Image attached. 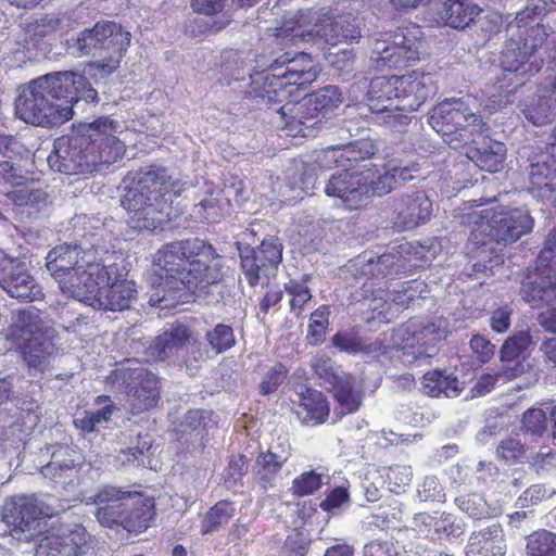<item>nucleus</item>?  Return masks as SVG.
Segmentation results:
<instances>
[{
    "label": "nucleus",
    "instance_id": "c85d7f7f",
    "mask_svg": "<svg viewBox=\"0 0 556 556\" xmlns=\"http://www.w3.org/2000/svg\"><path fill=\"white\" fill-rule=\"evenodd\" d=\"M505 553V534L498 522L471 532L466 545L469 556H504Z\"/></svg>",
    "mask_w": 556,
    "mask_h": 556
},
{
    "label": "nucleus",
    "instance_id": "de8ad7c7",
    "mask_svg": "<svg viewBox=\"0 0 556 556\" xmlns=\"http://www.w3.org/2000/svg\"><path fill=\"white\" fill-rule=\"evenodd\" d=\"M430 533L437 539L458 538L463 534V528L456 522L455 517L448 513H441L431 518L429 522Z\"/></svg>",
    "mask_w": 556,
    "mask_h": 556
},
{
    "label": "nucleus",
    "instance_id": "2eb2a0df",
    "mask_svg": "<svg viewBox=\"0 0 556 556\" xmlns=\"http://www.w3.org/2000/svg\"><path fill=\"white\" fill-rule=\"evenodd\" d=\"M312 369L345 414L356 413L364 397V381L337 366L330 357L316 356Z\"/></svg>",
    "mask_w": 556,
    "mask_h": 556
},
{
    "label": "nucleus",
    "instance_id": "6e6552de",
    "mask_svg": "<svg viewBox=\"0 0 556 556\" xmlns=\"http://www.w3.org/2000/svg\"><path fill=\"white\" fill-rule=\"evenodd\" d=\"M92 501L98 506L96 519L109 529L121 528L139 534L147 531L156 517L155 497L143 491L103 485Z\"/></svg>",
    "mask_w": 556,
    "mask_h": 556
},
{
    "label": "nucleus",
    "instance_id": "473e14b6",
    "mask_svg": "<svg viewBox=\"0 0 556 556\" xmlns=\"http://www.w3.org/2000/svg\"><path fill=\"white\" fill-rule=\"evenodd\" d=\"M404 258L401 252L384 253L376 260L369 254H363L357 257L356 265L362 266V274L372 277H387L392 274H399L404 269Z\"/></svg>",
    "mask_w": 556,
    "mask_h": 556
},
{
    "label": "nucleus",
    "instance_id": "1a4fd4ad",
    "mask_svg": "<svg viewBox=\"0 0 556 556\" xmlns=\"http://www.w3.org/2000/svg\"><path fill=\"white\" fill-rule=\"evenodd\" d=\"M506 31L508 39L501 53V75L504 80L522 86L542 67V60L531 61V58L546 41L548 28L517 13L507 24Z\"/></svg>",
    "mask_w": 556,
    "mask_h": 556
},
{
    "label": "nucleus",
    "instance_id": "a878e982",
    "mask_svg": "<svg viewBox=\"0 0 556 556\" xmlns=\"http://www.w3.org/2000/svg\"><path fill=\"white\" fill-rule=\"evenodd\" d=\"M394 224L401 230H410L428 222L432 215V202L422 190L404 193L394 205Z\"/></svg>",
    "mask_w": 556,
    "mask_h": 556
},
{
    "label": "nucleus",
    "instance_id": "69168bd1",
    "mask_svg": "<svg viewBox=\"0 0 556 556\" xmlns=\"http://www.w3.org/2000/svg\"><path fill=\"white\" fill-rule=\"evenodd\" d=\"M152 447V441L147 440V435L144 438L141 434H138V442L135 446L127 447L122 451V454L125 455L124 463L135 464L139 462H143V456Z\"/></svg>",
    "mask_w": 556,
    "mask_h": 556
},
{
    "label": "nucleus",
    "instance_id": "20e7f679",
    "mask_svg": "<svg viewBox=\"0 0 556 556\" xmlns=\"http://www.w3.org/2000/svg\"><path fill=\"white\" fill-rule=\"evenodd\" d=\"M79 100L97 102L98 92L81 74L54 72L31 80L16 101V115L28 124L58 126L73 116Z\"/></svg>",
    "mask_w": 556,
    "mask_h": 556
},
{
    "label": "nucleus",
    "instance_id": "f257e3e1",
    "mask_svg": "<svg viewBox=\"0 0 556 556\" xmlns=\"http://www.w3.org/2000/svg\"><path fill=\"white\" fill-rule=\"evenodd\" d=\"M222 256L204 240L167 243L153 255V269L161 282L150 294L149 303L160 309L189 303L197 292L222 280Z\"/></svg>",
    "mask_w": 556,
    "mask_h": 556
},
{
    "label": "nucleus",
    "instance_id": "e433bc0d",
    "mask_svg": "<svg viewBox=\"0 0 556 556\" xmlns=\"http://www.w3.org/2000/svg\"><path fill=\"white\" fill-rule=\"evenodd\" d=\"M519 87L520 86H516L515 83L504 80L503 75L498 76L496 81L484 90L485 101L482 106L483 112L491 115L510 104Z\"/></svg>",
    "mask_w": 556,
    "mask_h": 556
},
{
    "label": "nucleus",
    "instance_id": "09e8293b",
    "mask_svg": "<svg viewBox=\"0 0 556 556\" xmlns=\"http://www.w3.org/2000/svg\"><path fill=\"white\" fill-rule=\"evenodd\" d=\"M248 471L249 459L245 455H230L223 476L225 486L227 489H230L240 484L242 482V479L247 476Z\"/></svg>",
    "mask_w": 556,
    "mask_h": 556
},
{
    "label": "nucleus",
    "instance_id": "f704fd0d",
    "mask_svg": "<svg viewBox=\"0 0 556 556\" xmlns=\"http://www.w3.org/2000/svg\"><path fill=\"white\" fill-rule=\"evenodd\" d=\"M236 515V504L230 500H219L212 505L203 515L200 521V533L202 535L218 532Z\"/></svg>",
    "mask_w": 556,
    "mask_h": 556
},
{
    "label": "nucleus",
    "instance_id": "13d9d810",
    "mask_svg": "<svg viewBox=\"0 0 556 556\" xmlns=\"http://www.w3.org/2000/svg\"><path fill=\"white\" fill-rule=\"evenodd\" d=\"M285 289L291 296V311L295 314H300L304 304L307 303L312 298L309 289L304 282L296 280H290L288 283H286Z\"/></svg>",
    "mask_w": 556,
    "mask_h": 556
},
{
    "label": "nucleus",
    "instance_id": "72a5a7b5",
    "mask_svg": "<svg viewBox=\"0 0 556 556\" xmlns=\"http://www.w3.org/2000/svg\"><path fill=\"white\" fill-rule=\"evenodd\" d=\"M421 387L424 393L431 397H440L441 395L453 397L462 392L458 379L454 375L439 369L427 371L422 376Z\"/></svg>",
    "mask_w": 556,
    "mask_h": 556
},
{
    "label": "nucleus",
    "instance_id": "f03ea898",
    "mask_svg": "<svg viewBox=\"0 0 556 556\" xmlns=\"http://www.w3.org/2000/svg\"><path fill=\"white\" fill-rule=\"evenodd\" d=\"M480 108L472 96L446 100L431 110L428 122L452 149L468 146L470 161L482 170L496 173L503 167L506 147L489 137L490 127L479 114Z\"/></svg>",
    "mask_w": 556,
    "mask_h": 556
},
{
    "label": "nucleus",
    "instance_id": "4d7b16f0",
    "mask_svg": "<svg viewBox=\"0 0 556 556\" xmlns=\"http://www.w3.org/2000/svg\"><path fill=\"white\" fill-rule=\"evenodd\" d=\"M421 285L422 283L412 281L407 283V286H402L401 289L391 293L390 305L392 307L394 318L401 311L407 308L410 304L414 303L417 292H420L418 289Z\"/></svg>",
    "mask_w": 556,
    "mask_h": 556
},
{
    "label": "nucleus",
    "instance_id": "ddd939ff",
    "mask_svg": "<svg viewBox=\"0 0 556 556\" xmlns=\"http://www.w3.org/2000/svg\"><path fill=\"white\" fill-rule=\"evenodd\" d=\"M473 224L471 239L476 244L485 245L489 241L515 242L533 228V218L523 208L503 210L485 207L466 215Z\"/></svg>",
    "mask_w": 556,
    "mask_h": 556
},
{
    "label": "nucleus",
    "instance_id": "0e129e2a",
    "mask_svg": "<svg viewBox=\"0 0 556 556\" xmlns=\"http://www.w3.org/2000/svg\"><path fill=\"white\" fill-rule=\"evenodd\" d=\"M553 11H556V0H530L519 13L535 23L536 18Z\"/></svg>",
    "mask_w": 556,
    "mask_h": 556
},
{
    "label": "nucleus",
    "instance_id": "603ef678",
    "mask_svg": "<svg viewBox=\"0 0 556 556\" xmlns=\"http://www.w3.org/2000/svg\"><path fill=\"white\" fill-rule=\"evenodd\" d=\"M391 293L379 289L367 300V307L372 312V318H378L381 323H390L394 319L391 307Z\"/></svg>",
    "mask_w": 556,
    "mask_h": 556
},
{
    "label": "nucleus",
    "instance_id": "338daca9",
    "mask_svg": "<svg viewBox=\"0 0 556 556\" xmlns=\"http://www.w3.org/2000/svg\"><path fill=\"white\" fill-rule=\"evenodd\" d=\"M390 172H392V176L397 178V186L401 184H405L412 179H414L419 172V166L417 163H409L406 165L397 164L394 161H390L387 164Z\"/></svg>",
    "mask_w": 556,
    "mask_h": 556
},
{
    "label": "nucleus",
    "instance_id": "6e6d98bb",
    "mask_svg": "<svg viewBox=\"0 0 556 556\" xmlns=\"http://www.w3.org/2000/svg\"><path fill=\"white\" fill-rule=\"evenodd\" d=\"M329 311L321 306L312 313L307 329V340L311 345L321 344L328 327Z\"/></svg>",
    "mask_w": 556,
    "mask_h": 556
},
{
    "label": "nucleus",
    "instance_id": "e2e57ef3",
    "mask_svg": "<svg viewBox=\"0 0 556 556\" xmlns=\"http://www.w3.org/2000/svg\"><path fill=\"white\" fill-rule=\"evenodd\" d=\"M288 375L287 367L281 364L277 363L275 366H273L268 372L266 374L265 378L260 384V392L263 395H268L273 392H275L280 384L283 382Z\"/></svg>",
    "mask_w": 556,
    "mask_h": 556
},
{
    "label": "nucleus",
    "instance_id": "2f4dec72",
    "mask_svg": "<svg viewBox=\"0 0 556 556\" xmlns=\"http://www.w3.org/2000/svg\"><path fill=\"white\" fill-rule=\"evenodd\" d=\"M521 111L527 121L533 125H544L556 117V84L553 89H540L521 104Z\"/></svg>",
    "mask_w": 556,
    "mask_h": 556
},
{
    "label": "nucleus",
    "instance_id": "aec40b11",
    "mask_svg": "<svg viewBox=\"0 0 556 556\" xmlns=\"http://www.w3.org/2000/svg\"><path fill=\"white\" fill-rule=\"evenodd\" d=\"M528 191L536 200L556 207V127L546 151L530 164Z\"/></svg>",
    "mask_w": 556,
    "mask_h": 556
},
{
    "label": "nucleus",
    "instance_id": "b1692460",
    "mask_svg": "<svg viewBox=\"0 0 556 556\" xmlns=\"http://www.w3.org/2000/svg\"><path fill=\"white\" fill-rule=\"evenodd\" d=\"M90 535L83 526L67 533H48L38 541L35 556H81L89 548Z\"/></svg>",
    "mask_w": 556,
    "mask_h": 556
},
{
    "label": "nucleus",
    "instance_id": "5fc2aeb1",
    "mask_svg": "<svg viewBox=\"0 0 556 556\" xmlns=\"http://www.w3.org/2000/svg\"><path fill=\"white\" fill-rule=\"evenodd\" d=\"M228 206V200L223 198L220 192L211 193L200 202L199 213H202L207 222L215 223L226 213Z\"/></svg>",
    "mask_w": 556,
    "mask_h": 556
},
{
    "label": "nucleus",
    "instance_id": "052dcab7",
    "mask_svg": "<svg viewBox=\"0 0 556 556\" xmlns=\"http://www.w3.org/2000/svg\"><path fill=\"white\" fill-rule=\"evenodd\" d=\"M547 428L546 414L541 408H529L522 415V429L526 432L541 435Z\"/></svg>",
    "mask_w": 556,
    "mask_h": 556
},
{
    "label": "nucleus",
    "instance_id": "a211bd4d",
    "mask_svg": "<svg viewBox=\"0 0 556 556\" xmlns=\"http://www.w3.org/2000/svg\"><path fill=\"white\" fill-rule=\"evenodd\" d=\"M43 515V508L35 495H14L3 506L2 520L11 536L29 542L35 538Z\"/></svg>",
    "mask_w": 556,
    "mask_h": 556
},
{
    "label": "nucleus",
    "instance_id": "7c9ffc66",
    "mask_svg": "<svg viewBox=\"0 0 556 556\" xmlns=\"http://www.w3.org/2000/svg\"><path fill=\"white\" fill-rule=\"evenodd\" d=\"M296 99H288L278 109V114L283 127L295 134L307 136L306 129L314 126L324 117L320 111L308 110V98L302 102H295Z\"/></svg>",
    "mask_w": 556,
    "mask_h": 556
},
{
    "label": "nucleus",
    "instance_id": "39448f33",
    "mask_svg": "<svg viewBox=\"0 0 556 556\" xmlns=\"http://www.w3.org/2000/svg\"><path fill=\"white\" fill-rule=\"evenodd\" d=\"M261 71L250 75L247 93L258 104L273 106L288 99H299L300 91L316 80L318 70L312 56L286 52L270 63L257 60Z\"/></svg>",
    "mask_w": 556,
    "mask_h": 556
},
{
    "label": "nucleus",
    "instance_id": "680f3d73",
    "mask_svg": "<svg viewBox=\"0 0 556 556\" xmlns=\"http://www.w3.org/2000/svg\"><path fill=\"white\" fill-rule=\"evenodd\" d=\"M350 502V492L348 488L338 485L325 493V497L319 502V508L325 513H331Z\"/></svg>",
    "mask_w": 556,
    "mask_h": 556
},
{
    "label": "nucleus",
    "instance_id": "393cba45",
    "mask_svg": "<svg viewBox=\"0 0 556 556\" xmlns=\"http://www.w3.org/2000/svg\"><path fill=\"white\" fill-rule=\"evenodd\" d=\"M401 104H396L397 111H416L438 90V79L434 74L413 71L399 76Z\"/></svg>",
    "mask_w": 556,
    "mask_h": 556
},
{
    "label": "nucleus",
    "instance_id": "a18cd8bd",
    "mask_svg": "<svg viewBox=\"0 0 556 556\" xmlns=\"http://www.w3.org/2000/svg\"><path fill=\"white\" fill-rule=\"evenodd\" d=\"M324 485V475L316 470H307L296 476L291 483L290 493L295 498L309 496Z\"/></svg>",
    "mask_w": 556,
    "mask_h": 556
},
{
    "label": "nucleus",
    "instance_id": "6ab92c4d",
    "mask_svg": "<svg viewBox=\"0 0 556 556\" xmlns=\"http://www.w3.org/2000/svg\"><path fill=\"white\" fill-rule=\"evenodd\" d=\"M55 336L51 321L33 311H20L7 332L15 348L54 346Z\"/></svg>",
    "mask_w": 556,
    "mask_h": 556
},
{
    "label": "nucleus",
    "instance_id": "cd10ccee",
    "mask_svg": "<svg viewBox=\"0 0 556 556\" xmlns=\"http://www.w3.org/2000/svg\"><path fill=\"white\" fill-rule=\"evenodd\" d=\"M471 0H444L434 4L433 21L438 25L465 28L481 13Z\"/></svg>",
    "mask_w": 556,
    "mask_h": 556
},
{
    "label": "nucleus",
    "instance_id": "5701e85b",
    "mask_svg": "<svg viewBox=\"0 0 556 556\" xmlns=\"http://www.w3.org/2000/svg\"><path fill=\"white\" fill-rule=\"evenodd\" d=\"M84 462L78 448L60 444L52 452L50 462L41 468V473L54 484L66 486L78 481Z\"/></svg>",
    "mask_w": 556,
    "mask_h": 556
},
{
    "label": "nucleus",
    "instance_id": "423d86ee",
    "mask_svg": "<svg viewBox=\"0 0 556 556\" xmlns=\"http://www.w3.org/2000/svg\"><path fill=\"white\" fill-rule=\"evenodd\" d=\"M179 192L165 168L140 169L121 201L129 214L128 225L139 231L162 229L169 219L172 194Z\"/></svg>",
    "mask_w": 556,
    "mask_h": 556
},
{
    "label": "nucleus",
    "instance_id": "9d476101",
    "mask_svg": "<svg viewBox=\"0 0 556 556\" xmlns=\"http://www.w3.org/2000/svg\"><path fill=\"white\" fill-rule=\"evenodd\" d=\"M91 279L84 285L79 302L108 311H124L138 298L136 282L121 257L105 253L99 265H90Z\"/></svg>",
    "mask_w": 556,
    "mask_h": 556
},
{
    "label": "nucleus",
    "instance_id": "49530a36",
    "mask_svg": "<svg viewBox=\"0 0 556 556\" xmlns=\"http://www.w3.org/2000/svg\"><path fill=\"white\" fill-rule=\"evenodd\" d=\"M342 102V94L338 87L327 86L308 97V110L321 113L338 108Z\"/></svg>",
    "mask_w": 556,
    "mask_h": 556
},
{
    "label": "nucleus",
    "instance_id": "37998d69",
    "mask_svg": "<svg viewBox=\"0 0 556 556\" xmlns=\"http://www.w3.org/2000/svg\"><path fill=\"white\" fill-rule=\"evenodd\" d=\"M527 556H556V533L539 529L527 536Z\"/></svg>",
    "mask_w": 556,
    "mask_h": 556
},
{
    "label": "nucleus",
    "instance_id": "dca6fc26",
    "mask_svg": "<svg viewBox=\"0 0 556 556\" xmlns=\"http://www.w3.org/2000/svg\"><path fill=\"white\" fill-rule=\"evenodd\" d=\"M538 260L535 267L528 270L521 285V296L532 307L546 305L539 315V323L546 330L556 332V266L551 264L541 270Z\"/></svg>",
    "mask_w": 556,
    "mask_h": 556
},
{
    "label": "nucleus",
    "instance_id": "c9c22d12",
    "mask_svg": "<svg viewBox=\"0 0 556 556\" xmlns=\"http://www.w3.org/2000/svg\"><path fill=\"white\" fill-rule=\"evenodd\" d=\"M299 405L306 413V419L314 425L324 424L330 414V405L327 396L319 390L304 387L299 393Z\"/></svg>",
    "mask_w": 556,
    "mask_h": 556
},
{
    "label": "nucleus",
    "instance_id": "ea45409f",
    "mask_svg": "<svg viewBox=\"0 0 556 556\" xmlns=\"http://www.w3.org/2000/svg\"><path fill=\"white\" fill-rule=\"evenodd\" d=\"M289 459V453L286 456L278 455L270 450L261 452L255 459V476L262 488L267 489L274 485V481Z\"/></svg>",
    "mask_w": 556,
    "mask_h": 556
},
{
    "label": "nucleus",
    "instance_id": "4c0bfd02",
    "mask_svg": "<svg viewBox=\"0 0 556 556\" xmlns=\"http://www.w3.org/2000/svg\"><path fill=\"white\" fill-rule=\"evenodd\" d=\"M532 368L530 350H500V365L497 369L504 381L520 377Z\"/></svg>",
    "mask_w": 556,
    "mask_h": 556
},
{
    "label": "nucleus",
    "instance_id": "c03bdc74",
    "mask_svg": "<svg viewBox=\"0 0 556 556\" xmlns=\"http://www.w3.org/2000/svg\"><path fill=\"white\" fill-rule=\"evenodd\" d=\"M343 168H354V164L370 159L376 153V148L370 139H362L340 146Z\"/></svg>",
    "mask_w": 556,
    "mask_h": 556
},
{
    "label": "nucleus",
    "instance_id": "c756f323",
    "mask_svg": "<svg viewBox=\"0 0 556 556\" xmlns=\"http://www.w3.org/2000/svg\"><path fill=\"white\" fill-rule=\"evenodd\" d=\"M399 76H380L371 79L367 92V105L374 113L397 110L401 104Z\"/></svg>",
    "mask_w": 556,
    "mask_h": 556
},
{
    "label": "nucleus",
    "instance_id": "58836bf2",
    "mask_svg": "<svg viewBox=\"0 0 556 556\" xmlns=\"http://www.w3.org/2000/svg\"><path fill=\"white\" fill-rule=\"evenodd\" d=\"M94 404L101 406V408L96 412L85 410L79 417L74 419L75 427L84 433H91L100 425L111 420L115 410V406L109 395L97 396Z\"/></svg>",
    "mask_w": 556,
    "mask_h": 556
},
{
    "label": "nucleus",
    "instance_id": "8fccbe9b",
    "mask_svg": "<svg viewBox=\"0 0 556 556\" xmlns=\"http://www.w3.org/2000/svg\"><path fill=\"white\" fill-rule=\"evenodd\" d=\"M496 456L507 465L522 463L523 458H526L525 444L517 438H505L496 447Z\"/></svg>",
    "mask_w": 556,
    "mask_h": 556
},
{
    "label": "nucleus",
    "instance_id": "bf43d9fd",
    "mask_svg": "<svg viewBox=\"0 0 556 556\" xmlns=\"http://www.w3.org/2000/svg\"><path fill=\"white\" fill-rule=\"evenodd\" d=\"M206 340L211 348H233L236 345L233 330L225 324H218L207 331Z\"/></svg>",
    "mask_w": 556,
    "mask_h": 556
},
{
    "label": "nucleus",
    "instance_id": "f8f14e48",
    "mask_svg": "<svg viewBox=\"0 0 556 556\" xmlns=\"http://www.w3.org/2000/svg\"><path fill=\"white\" fill-rule=\"evenodd\" d=\"M103 256L97 249L81 250L77 245L62 244L47 255V269L60 290L70 298L78 299L87 285L90 265H99Z\"/></svg>",
    "mask_w": 556,
    "mask_h": 556
},
{
    "label": "nucleus",
    "instance_id": "412c9836",
    "mask_svg": "<svg viewBox=\"0 0 556 556\" xmlns=\"http://www.w3.org/2000/svg\"><path fill=\"white\" fill-rule=\"evenodd\" d=\"M282 261V243L277 237L262 240L256 250L241 254V268L249 285L254 287L262 279L274 276Z\"/></svg>",
    "mask_w": 556,
    "mask_h": 556
},
{
    "label": "nucleus",
    "instance_id": "0eeeda50",
    "mask_svg": "<svg viewBox=\"0 0 556 556\" xmlns=\"http://www.w3.org/2000/svg\"><path fill=\"white\" fill-rule=\"evenodd\" d=\"M356 1L344 0L334 8L301 10L283 22L277 37H291L292 41H324L330 46L357 42L362 37L357 20L351 13H343L345 3Z\"/></svg>",
    "mask_w": 556,
    "mask_h": 556
},
{
    "label": "nucleus",
    "instance_id": "bb28decb",
    "mask_svg": "<svg viewBox=\"0 0 556 556\" xmlns=\"http://www.w3.org/2000/svg\"><path fill=\"white\" fill-rule=\"evenodd\" d=\"M328 197L337 198L348 208H357L367 200V189L363 185L362 173L355 168H345L333 174L325 186Z\"/></svg>",
    "mask_w": 556,
    "mask_h": 556
},
{
    "label": "nucleus",
    "instance_id": "a19ab883",
    "mask_svg": "<svg viewBox=\"0 0 556 556\" xmlns=\"http://www.w3.org/2000/svg\"><path fill=\"white\" fill-rule=\"evenodd\" d=\"M363 185L367 189V199L370 195H384L397 187V178H394L386 165L383 169L376 166L366 167L361 170Z\"/></svg>",
    "mask_w": 556,
    "mask_h": 556
},
{
    "label": "nucleus",
    "instance_id": "4be33fe9",
    "mask_svg": "<svg viewBox=\"0 0 556 556\" xmlns=\"http://www.w3.org/2000/svg\"><path fill=\"white\" fill-rule=\"evenodd\" d=\"M0 287L11 296L21 301L41 299L42 289L29 274L24 262L10 257L0 251Z\"/></svg>",
    "mask_w": 556,
    "mask_h": 556
},
{
    "label": "nucleus",
    "instance_id": "9b49d317",
    "mask_svg": "<svg viewBox=\"0 0 556 556\" xmlns=\"http://www.w3.org/2000/svg\"><path fill=\"white\" fill-rule=\"evenodd\" d=\"M131 35L115 22H98L92 28L83 30L77 38L67 41L68 51L76 58L109 53V58L93 62L90 68L101 77L115 72L130 43Z\"/></svg>",
    "mask_w": 556,
    "mask_h": 556
},
{
    "label": "nucleus",
    "instance_id": "79ce46f5",
    "mask_svg": "<svg viewBox=\"0 0 556 556\" xmlns=\"http://www.w3.org/2000/svg\"><path fill=\"white\" fill-rule=\"evenodd\" d=\"M195 343L197 338L188 326L182 323H174L155 338L152 348H184Z\"/></svg>",
    "mask_w": 556,
    "mask_h": 556
},
{
    "label": "nucleus",
    "instance_id": "f3484780",
    "mask_svg": "<svg viewBox=\"0 0 556 556\" xmlns=\"http://www.w3.org/2000/svg\"><path fill=\"white\" fill-rule=\"evenodd\" d=\"M420 29L413 27L396 31L391 40H377L371 60L378 68L407 66L419 59L421 41Z\"/></svg>",
    "mask_w": 556,
    "mask_h": 556
},
{
    "label": "nucleus",
    "instance_id": "3c124183",
    "mask_svg": "<svg viewBox=\"0 0 556 556\" xmlns=\"http://www.w3.org/2000/svg\"><path fill=\"white\" fill-rule=\"evenodd\" d=\"M494 350H462L457 355L459 365L455 366L464 376L481 368L493 356Z\"/></svg>",
    "mask_w": 556,
    "mask_h": 556
},
{
    "label": "nucleus",
    "instance_id": "7ed1b4c3",
    "mask_svg": "<svg viewBox=\"0 0 556 556\" xmlns=\"http://www.w3.org/2000/svg\"><path fill=\"white\" fill-rule=\"evenodd\" d=\"M121 134L119 123L109 116L79 124L72 135L55 139L48 164L65 175L91 174L124 156Z\"/></svg>",
    "mask_w": 556,
    "mask_h": 556
},
{
    "label": "nucleus",
    "instance_id": "774afa93",
    "mask_svg": "<svg viewBox=\"0 0 556 556\" xmlns=\"http://www.w3.org/2000/svg\"><path fill=\"white\" fill-rule=\"evenodd\" d=\"M538 264H540L541 270L544 266L555 264L556 266V228L548 235L544 248L538 256Z\"/></svg>",
    "mask_w": 556,
    "mask_h": 556
},
{
    "label": "nucleus",
    "instance_id": "864d4df0",
    "mask_svg": "<svg viewBox=\"0 0 556 556\" xmlns=\"http://www.w3.org/2000/svg\"><path fill=\"white\" fill-rule=\"evenodd\" d=\"M412 479L413 470L407 465H392L386 473V482L389 490L395 494L404 493L406 486H409Z\"/></svg>",
    "mask_w": 556,
    "mask_h": 556
},
{
    "label": "nucleus",
    "instance_id": "4468645a",
    "mask_svg": "<svg viewBox=\"0 0 556 556\" xmlns=\"http://www.w3.org/2000/svg\"><path fill=\"white\" fill-rule=\"evenodd\" d=\"M106 386L126 394L130 412L139 415L155 408L161 401V380L152 371L124 364L113 369L105 379Z\"/></svg>",
    "mask_w": 556,
    "mask_h": 556
}]
</instances>
